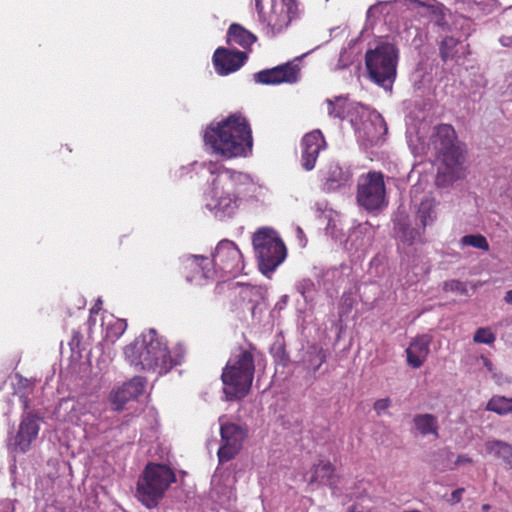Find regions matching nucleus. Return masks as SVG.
Wrapping results in <instances>:
<instances>
[{
  "label": "nucleus",
  "instance_id": "nucleus-1",
  "mask_svg": "<svg viewBox=\"0 0 512 512\" xmlns=\"http://www.w3.org/2000/svg\"><path fill=\"white\" fill-rule=\"evenodd\" d=\"M124 354L130 365L162 376L183 363L186 349L177 344L169 351L164 338L151 328L126 346Z\"/></svg>",
  "mask_w": 512,
  "mask_h": 512
},
{
  "label": "nucleus",
  "instance_id": "nucleus-2",
  "mask_svg": "<svg viewBox=\"0 0 512 512\" xmlns=\"http://www.w3.org/2000/svg\"><path fill=\"white\" fill-rule=\"evenodd\" d=\"M204 142L225 159L247 157L252 153V129L240 112L211 124L204 133Z\"/></svg>",
  "mask_w": 512,
  "mask_h": 512
},
{
  "label": "nucleus",
  "instance_id": "nucleus-3",
  "mask_svg": "<svg viewBox=\"0 0 512 512\" xmlns=\"http://www.w3.org/2000/svg\"><path fill=\"white\" fill-rule=\"evenodd\" d=\"M204 168L212 177L210 180V202L207 207L225 215H232L237 208L239 187L246 184L248 176L226 168L219 162H205Z\"/></svg>",
  "mask_w": 512,
  "mask_h": 512
},
{
  "label": "nucleus",
  "instance_id": "nucleus-4",
  "mask_svg": "<svg viewBox=\"0 0 512 512\" xmlns=\"http://www.w3.org/2000/svg\"><path fill=\"white\" fill-rule=\"evenodd\" d=\"M435 150L442 155L443 168L438 171L436 184L446 187L463 179L466 175L463 166L464 154L458 144L455 129L450 124H439L431 136Z\"/></svg>",
  "mask_w": 512,
  "mask_h": 512
},
{
  "label": "nucleus",
  "instance_id": "nucleus-5",
  "mask_svg": "<svg viewBox=\"0 0 512 512\" xmlns=\"http://www.w3.org/2000/svg\"><path fill=\"white\" fill-rule=\"evenodd\" d=\"M255 359L251 350L239 347L223 368L221 380L223 392L229 401L245 398L252 387Z\"/></svg>",
  "mask_w": 512,
  "mask_h": 512
},
{
  "label": "nucleus",
  "instance_id": "nucleus-6",
  "mask_svg": "<svg viewBox=\"0 0 512 512\" xmlns=\"http://www.w3.org/2000/svg\"><path fill=\"white\" fill-rule=\"evenodd\" d=\"M176 480L171 467L149 462L138 478L135 496L143 506L153 509L159 505L166 491Z\"/></svg>",
  "mask_w": 512,
  "mask_h": 512
},
{
  "label": "nucleus",
  "instance_id": "nucleus-7",
  "mask_svg": "<svg viewBox=\"0 0 512 512\" xmlns=\"http://www.w3.org/2000/svg\"><path fill=\"white\" fill-rule=\"evenodd\" d=\"M399 50L395 44L380 42L365 53L369 79L385 90H392L397 76Z\"/></svg>",
  "mask_w": 512,
  "mask_h": 512
},
{
  "label": "nucleus",
  "instance_id": "nucleus-8",
  "mask_svg": "<svg viewBox=\"0 0 512 512\" xmlns=\"http://www.w3.org/2000/svg\"><path fill=\"white\" fill-rule=\"evenodd\" d=\"M261 23L274 36L286 29L298 16L297 0H255Z\"/></svg>",
  "mask_w": 512,
  "mask_h": 512
},
{
  "label": "nucleus",
  "instance_id": "nucleus-9",
  "mask_svg": "<svg viewBox=\"0 0 512 512\" xmlns=\"http://www.w3.org/2000/svg\"><path fill=\"white\" fill-rule=\"evenodd\" d=\"M259 268L262 273L273 272L285 259L286 247L273 229L261 228L252 239Z\"/></svg>",
  "mask_w": 512,
  "mask_h": 512
},
{
  "label": "nucleus",
  "instance_id": "nucleus-10",
  "mask_svg": "<svg viewBox=\"0 0 512 512\" xmlns=\"http://www.w3.org/2000/svg\"><path fill=\"white\" fill-rule=\"evenodd\" d=\"M357 202L368 211L378 210L387 204L384 175L381 172H368L359 178Z\"/></svg>",
  "mask_w": 512,
  "mask_h": 512
},
{
  "label": "nucleus",
  "instance_id": "nucleus-11",
  "mask_svg": "<svg viewBox=\"0 0 512 512\" xmlns=\"http://www.w3.org/2000/svg\"><path fill=\"white\" fill-rule=\"evenodd\" d=\"M210 261L212 268L215 269V275L220 273L222 277L236 276L244 269L241 251L234 242L226 239L217 244Z\"/></svg>",
  "mask_w": 512,
  "mask_h": 512
},
{
  "label": "nucleus",
  "instance_id": "nucleus-12",
  "mask_svg": "<svg viewBox=\"0 0 512 512\" xmlns=\"http://www.w3.org/2000/svg\"><path fill=\"white\" fill-rule=\"evenodd\" d=\"M39 420L40 418L32 412L22 415L17 432L8 436L7 449L9 452L24 454L31 449L39 434Z\"/></svg>",
  "mask_w": 512,
  "mask_h": 512
},
{
  "label": "nucleus",
  "instance_id": "nucleus-13",
  "mask_svg": "<svg viewBox=\"0 0 512 512\" xmlns=\"http://www.w3.org/2000/svg\"><path fill=\"white\" fill-rule=\"evenodd\" d=\"M219 421L221 444L217 455L219 462L225 463L239 454L244 440L247 438L248 430L245 426L233 422H222V418Z\"/></svg>",
  "mask_w": 512,
  "mask_h": 512
},
{
  "label": "nucleus",
  "instance_id": "nucleus-14",
  "mask_svg": "<svg viewBox=\"0 0 512 512\" xmlns=\"http://www.w3.org/2000/svg\"><path fill=\"white\" fill-rule=\"evenodd\" d=\"M300 65L296 61H288L273 68L264 69L254 74V80L262 85H279L296 83L300 76Z\"/></svg>",
  "mask_w": 512,
  "mask_h": 512
},
{
  "label": "nucleus",
  "instance_id": "nucleus-15",
  "mask_svg": "<svg viewBox=\"0 0 512 512\" xmlns=\"http://www.w3.org/2000/svg\"><path fill=\"white\" fill-rule=\"evenodd\" d=\"M182 274L190 283L203 284L204 280L213 279L215 269L208 257L189 255L182 259Z\"/></svg>",
  "mask_w": 512,
  "mask_h": 512
},
{
  "label": "nucleus",
  "instance_id": "nucleus-16",
  "mask_svg": "<svg viewBox=\"0 0 512 512\" xmlns=\"http://www.w3.org/2000/svg\"><path fill=\"white\" fill-rule=\"evenodd\" d=\"M325 138L320 130L306 133L301 140V166L306 171L315 168L319 153L326 148Z\"/></svg>",
  "mask_w": 512,
  "mask_h": 512
},
{
  "label": "nucleus",
  "instance_id": "nucleus-17",
  "mask_svg": "<svg viewBox=\"0 0 512 512\" xmlns=\"http://www.w3.org/2000/svg\"><path fill=\"white\" fill-rule=\"evenodd\" d=\"M247 60V54L238 50L219 47L213 54V64L216 72L225 76L240 69Z\"/></svg>",
  "mask_w": 512,
  "mask_h": 512
},
{
  "label": "nucleus",
  "instance_id": "nucleus-18",
  "mask_svg": "<svg viewBox=\"0 0 512 512\" xmlns=\"http://www.w3.org/2000/svg\"><path fill=\"white\" fill-rule=\"evenodd\" d=\"M145 387L146 379L141 376H135L121 387L112 391L110 401L115 406L114 409L117 411L122 410L127 402L135 400L142 395Z\"/></svg>",
  "mask_w": 512,
  "mask_h": 512
},
{
  "label": "nucleus",
  "instance_id": "nucleus-19",
  "mask_svg": "<svg viewBox=\"0 0 512 512\" xmlns=\"http://www.w3.org/2000/svg\"><path fill=\"white\" fill-rule=\"evenodd\" d=\"M320 177L326 191H334L345 186L351 180V173L338 163L331 162L320 170Z\"/></svg>",
  "mask_w": 512,
  "mask_h": 512
},
{
  "label": "nucleus",
  "instance_id": "nucleus-20",
  "mask_svg": "<svg viewBox=\"0 0 512 512\" xmlns=\"http://www.w3.org/2000/svg\"><path fill=\"white\" fill-rule=\"evenodd\" d=\"M430 340L427 336L414 339L406 349L407 363L413 368H419L429 354Z\"/></svg>",
  "mask_w": 512,
  "mask_h": 512
},
{
  "label": "nucleus",
  "instance_id": "nucleus-21",
  "mask_svg": "<svg viewBox=\"0 0 512 512\" xmlns=\"http://www.w3.org/2000/svg\"><path fill=\"white\" fill-rule=\"evenodd\" d=\"M327 360V351L322 345L313 343L304 350L300 363L304 369L316 373Z\"/></svg>",
  "mask_w": 512,
  "mask_h": 512
},
{
  "label": "nucleus",
  "instance_id": "nucleus-22",
  "mask_svg": "<svg viewBox=\"0 0 512 512\" xmlns=\"http://www.w3.org/2000/svg\"><path fill=\"white\" fill-rule=\"evenodd\" d=\"M257 40V37L243 26L237 23L230 25L226 35L228 45H238L244 49H249Z\"/></svg>",
  "mask_w": 512,
  "mask_h": 512
},
{
  "label": "nucleus",
  "instance_id": "nucleus-23",
  "mask_svg": "<svg viewBox=\"0 0 512 512\" xmlns=\"http://www.w3.org/2000/svg\"><path fill=\"white\" fill-rule=\"evenodd\" d=\"M225 288H227L228 296L233 299L240 298L243 301L246 299L252 301L253 296H260V289L249 284H241L237 282L228 285L217 286V289L220 291H223Z\"/></svg>",
  "mask_w": 512,
  "mask_h": 512
},
{
  "label": "nucleus",
  "instance_id": "nucleus-24",
  "mask_svg": "<svg viewBox=\"0 0 512 512\" xmlns=\"http://www.w3.org/2000/svg\"><path fill=\"white\" fill-rule=\"evenodd\" d=\"M438 202L434 198L423 199L417 210V218L423 229L432 225L437 219Z\"/></svg>",
  "mask_w": 512,
  "mask_h": 512
},
{
  "label": "nucleus",
  "instance_id": "nucleus-25",
  "mask_svg": "<svg viewBox=\"0 0 512 512\" xmlns=\"http://www.w3.org/2000/svg\"><path fill=\"white\" fill-rule=\"evenodd\" d=\"M413 424L422 436L431 434L436 438L439 437V425L436 416L429 413L415 415L413 418Z\"/></svg>",
  "mask_w": 512,
  "mask_h": 512
},
{
  "label": "nucleus",
  "instance_id": "nucleus-26",
  "mask_svg": "<svg viewBox=\"0 0 512 512\" xmlns=\"http://www.w3.org/2000/svg\"><path fill=\"white\" fill-rule=\"evenodd\" d=\"M487 453L497 459H502L505 464L512 468V445L502 440H489L485 443Z\"/></svg>",
  "mask_w": 512,
  "mask_h": 512
},
{
  "label": "nucleus",
  "instance_id": "nucleus-27",
  "mask_svg": "<svg viewBox=\"0 0 512 512\" xmlns=\"http://www.w3.org/2000/svg\"><path fill=\"white\" fill-rule=\"evenodd\" d=\"M335 467L330 461H320L314 466L311 482H319L325 485L335 483Z\"/></svg>",
  "mask_w": 512,
  "mask_h": 512
},
{
  "label": "nucleus",
  "instance_id": "nucleus-28",
  "mask_svg": "<svg viewBox=\"0 0 512 512\" xmlns=\"http://www.w3.org/2000/svg\"><path fill=\"white\" fill-rule=\"evenodd\" d=\"M487 411L494 412L500 416L512 413V397L494 395L486 404Z\"/></svg>",
  "mask_w": 512,
  "mask_h": 512
},
{
  "label": "nucleus",
  "instance_id": "nucleus-29",
  "mask_svg": "<svg viewBox=\"0 0 512 512\" xmlns=\"http://www.w3.org/2000/svg\"><path fill=\"white\" fill-rule=\"evenodd\" d=\"M459 41L454 37H445L440 44V57L444 62L454 60L457 57L456 47Z\"/></svg>",
  "mask_w": 512,
  "mask_h": 512
},
{
  "label": "nucleus",
  "instance_id": "nucleus-30",
  "mask_svg": "<svg viewBox=\"0 0 512 512\" xmlns=\"http://www.w3.org/2000/svg\"><path fill=\"white\" fill-rule=\"evenodd\" d=\"M101 327L105 329V338L111 342L117 340L126 330L127 322H101Z\"/></svg>",
  "mask_w": 512,
  "mask_h": 512
},
{
  "label": "nucleus",
  "instance_id": "nucleus-31",
  "mask_svg": "<svg viewBox=\"0 0 512 512\" xmlns=\"http://www.w3.org/2000/svg\"><path fill=\"white\" fill-rule=\"evenodd\" d=\"M460 244L462 246H471L473 248L488 251L489 243L485 236L482 234H469L465 235L460 239Z\"/></svg>",
  "mask_w": 512,
  "mask_h": 512
},
{
  "label": "nucleus",
  "instance_id": "nucleus-32",
  "mask_svg": "<svg viewBox=\"0 0 512 512\" xmlns=\"http://www.w3.org/2000/svg\"><path fill=\"white\" fill-rule=\"evenodd\" d=\"M251 316L253 319H262V318H265L266 316L269 317V305L267 303V301L263 298V297H260L259 300L256 301V303L251 306Z\"/></svg>",
  "mask_w": 512,
  "mask_h": 512
},
{
  "label": "nucleus",
  "instance_id": "nucleus-33",
  "mask_svg": "<svg viewBox=\"0 0 512 512\" xmlns=\"http://www.w3.org/2000/svg\"><path fill=\"white\" fill-rule=\"evenodd\" d=\"M443 290L445 292H455L459 295H467V283L460 280L452 279L443 283Z\"/></svg>",
  "mask_w": 512,
  "mask_h": 512
},
{
  "label": "nucleus",
  "instance_id": "nucleus-34",
  "mask_svg": "<svg viewBox=\"0 0 512 512\" xmlns=\"http://www.w3.org/2000/svg\"><path fill=\"white\" fill-rule=\"evenodd\" d=\"M476 343L491 344L495 341V336L490 328H479L473 337Z\"/></svg>",
  "mask_w": 512,
  "mask_h": 512
},
{
  "label": "nucleus",
  "instance_id": "nucleus-35",
  "mask_svg": "<svg viewBox=\"0 0 512 512\" xmlns=\"http://www.w3.org/2000/svg\"><path fill=\"white\" fill-rule=\"evenodd\" d=\"M287 302H288V296L285 295L275 304L274 308L269 311V318H271V319L282 318L283 315L281 314V311L286 308Z\"/></svg>",
  "mask_w": 512,
  "mask_h": 512
},
{
  "label": "nucleus",
  "instance_id": "nucleus-36",
  "mask_svg": "<svg viewBox=\"0 0 512 512\" xmlns=\"http://www.w3.org/2000/svg\"><path fill=\"white\" fill-rule=\"evenodd\" d=\"M327 111L331 117L343 118L344 117V106L334 103L332 100L327 99Z\"/></svg>",
  "mask_w": 512,
  "mask_h": 512
},
{
  "label": "nucleus",
  "instance_id": "nucleus-37",
  "mask_svg": "<svg viewBox=\"0 0 512 512\" xmlns=\"http://www.w3.org/2000/svg\"><path fill=\"white\" fill-rule=\"evenodd\" d=\"M420 237V233L415 228H405L403 230L402 238L409 245L413 244Z\"/></svg>",
  "mask_w": 512,
  "mask_h": 512
},
{
  "label": "nucleus",
  "instance_id": "nucleus-38",
  "mask_svg": "<svg viewBox=\"0 0 512 512\" xmlns=\"http://www.w3.org/2000/svg\"><path fill=\"white\" fill-rule=\"evenodd\" d=\"M102 305V299L98 298L90 309L89 320H94L97 316H100L102 319L105 317L104 314L100 315V312L102 311Z\"/></svg>",
  "mask_w": 512,
  "mask_h": 512
},
{
  "label": "nucleus",
  "instance_id": "nucleus-39",
  "mask_svg": "<svg viewBox=\"0 0 512 512\" xmlns=\"http://www.w3.org/2000/svg\"><path fill=\"white\" fill-rule=\"evenodd\" d=\"M391 406V400L390 398H382V399H378L375 403H374V410L375 412L380 415L382 412H384L385 410H387L389 407Z\"/></svg>",
  "mask_w": 512,
  "mask_h": 512
},
{
  "label": "nucleus",
  "instance_id": "nucleus-40",
  "mask_svg": "<svg viewBox=\"0 0 512 512\" xmlns=\"http://www.w3.org/2000/svg\"><path fill=\"white\" fill-rule=\"evenodd\" d=\"M464 488H458L456 490H454L452 493H451V499H450V502L452 504H456V503H459L462 499V495L464 493Z\"/></svg>",
  "mask_w": 512,
  "mask_h": 512
},
{
  "label": "nucleus",
  "instance_id": "nucleus-41",
  "mask_svg": "<svg viewBox=\"0 0 512 512\" xmlns=\"http://www.w3.org/2000/svg\"><path fill=\"white\" fill-rule=\"evenodd\" d=\"M278 357H279V360L280 362L282 363L283 366H286V364L288 363L289 361V356L288 354L285 352L284 349H281V351L278 352Z\"/></svg>",
  "mask_w": 512,
  "mask_h": 512
},
{
  "label": "nucleus",
  "instance_id": "nucleus-42",
  "mask_svg": "<svg viewBox=\"0 0 512 512\" xmlns=\"http://www.w3.org/2000/svg\"><path fill=\"white\" fill-rule=\"evenodd\" d=\"M472 460L471 458H469L468 456L466 455H459L457 457V460H456V463L459 464V463H470Z\"/></svg>",
  "mask_w": 512,
  "mask_h": 512
},
{
  "label": "nucleus",
  "instance_id": "nucleus-43",
  "mask_svg": "<svg viewBox=\"0 0 512 512\" xmlns=\"http://www.w3.org/2000/svg\"><path fill=\"white\" fill-rule=\"evenodd\" d=\"M21 402L23 403V408L27 410L29 408L30 400L27 396L20 397Z\"/></svg>",
  "mask_w": 512,
  "mask_h": 512
},
{
  "label": "nucleus",
  "instance_id": "nucleus-44",
  "mask_svg": "<svg viewBox=\"0 0 512 512\" xmlns=\"http://www.w3.org/2000/svg\"><path fill=\"white\" fill-rule=\"evenodd\" d=\"M504 301L507 304H512V289L506 292V294L504 296Z\"/></svg>",
  "mask_w": 512,
  "mask_h": 512
},
{
  "label": "nucleus",
  "instance_id": "nucleus-45",
  "mask_svg": "<svg viewBox=\"0 0 512 512\" xmlns=\"http://www.w3.org/2000/svg\"><path fill=\"white\" fill-rule=\"evenodd\" d=\"M508 41H509V38L502 37V38L500 39V42H501V44H502L503 46H508V45H509V42H508Z\"/></svg>",
  "mask_w": 512,
  "mask_h": 512
},
{
  "label": "nucleus",
  "instance_id": "nucleus-46",
  "mask_svg": "<svg viewBox=\"0 0 512 512\" xmlns=\"http://www.w3.org/2000/svg\"><path fill=\"white\" fill-rule=\"evenodd\" d=\"M86 304V301L84 299H79V308H83Z\"/></svg>",
  "mask_w": 512,
  "mask_h": 512
},
{
  "label": "nucleus",
  "instance_id": "nucleus-47",
  "mask_svg": "<svg viewBox=\"0 0 512 512\" xmlns=\"http://www.w3.org/2000/svg\"><path fill=\"white\" fill-rule=\"evenodd\" d=\"M482 508H483V510H485V511H486V510H488V509L490 508V505L485 504V505H483V507H482Z\"/></svg>",
  "mask_w": 512,
  "mask_h": 512
},
{
  "label": "nucleus",
  "instance_id": "nucleus-48",
  "mask_svg": "<svg viewBox=\"0 0 512 512\" xmlns=\"http://www.w3.org/2000/svg\"><path fill=\"white\" fill-rule=\"evenodd\" d=\"M348 512H354V507L349 508Z\"/></svg>",
  "mask_w": 512,
  "mask_h": 512
}]
</instances>
